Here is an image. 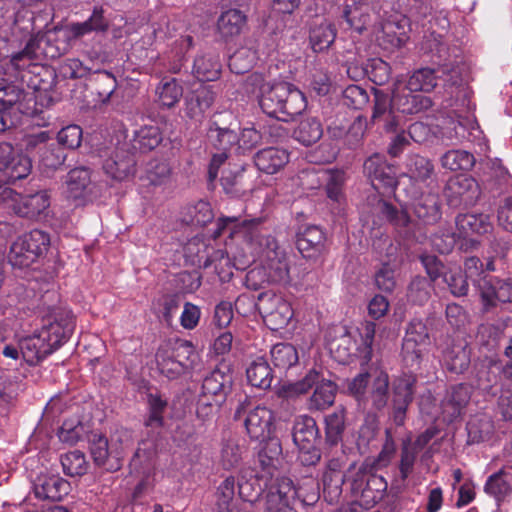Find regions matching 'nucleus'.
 <instances>
[{
	"label": "nucleus",
	"instance_id": "obj_51",
	"mask_svg": "<svg viewBox=\"0 0 512 512\" xmlns=\"http://www.w3.org/2000/svg\"><path fill=\"white\" fill-rule=\"evenodd\" d=\"M63 472L71 477L82 476L87 472L88 463L80 450L70 451L61 456Z\"/></svg>",
	"mask_w": 512,
	"mask_h": 512
},
{
	"label": "nucleus",
	"instance_id": "obj_5",
	"mask_svg": "<svg viewBox=\"0 0 512 512\" xmlns=\"http://www.w3.org/2000/svg\"><path fill=\"white\" fill-rule=\"evenodd\" d=\"M315 370H310L306 376L295 383L283 386L280 395L292 397L306 393L315 385V390L308 401V409L310 411H322L333 405L337 387L330 381L322 379Z\"/></svg>",
	"mask_w": 512,
	"mask_h": 512
},
{
	"label": "nucleus",
	"instance_id": "obj_11",
	"mask_svg": "<svg viewBox=\"0 0 512 512\" xmlns=\"http://www.w3.org/2000/svg\"><path fill=\"white\" fill-rule=\"evenodd\" d=\"M256 305L266 325L274 331L287 326L293 317L290 303L281 296L260 294Z\"/></svg>",
	"mask_w": 512,
	"mask_h": 512
},
{
	"label": "nucleus",
	"instance_id": "obj_60",
	"mask_svg": "<svg viewBox=\"0 0 512 512\" xmlns=\"http://www.w3.org/2000/svg\"><path fill=\"white\" fill-rule=\"evenodd\" d=\"M408 173L411 178L417 181H426L431 178L434 173V165L432 162L420 155H413L408 159Z\"/></svg>",
	"mask_w": 512,
	"mask_h": 512
},
{
	"label": "nucleus",
	"instance_id": "obj_12",
	"mask_svg": "<svg viewBox=\"0 0 512 512\" xmlns=\"http://www.w3.org/2000/svg\"><path fill=\"white\" fill-rule=\"evenodd\" d=\"M430 344L429 330L421 319L408 324L402 344V355L406 363L415 366L420 363L424 348Z\"/></svg>",
	"mask_w": 512,
	"mask_h": 512
},
{
	"label": "nucleus",
	"instance_id": "obj_27",
	"mask_svg": "<svg viewBox=\"0 0 512 512\" xmlns=\"http://www.w3.org/2000/svg\"><path fill=\"white\" fill-rule=\"evenodd\" d=\"M471 397V387L460 383L451 386L442 400V410L450 419L460 415L462 409L468 404Z\"/></svg>",
	"mask_w": 512,
	"mask_h": 512
},
{
	"label": "nucleus",
	"instance_id": "obj_18",
	"mask_svg": "<svg viewBox=\"0 0 512 512\" xmlns=\"http://www.w3.org/2000/svg\"><path fill=\"white\" fill-rule=\"evenodd\" d=\"M374 101L371 122L383 124L386 132H396L399 125L398 117L395 115L393 95L389 96L380 89H373Z\"/></svg>",
	"mask_w": 512,
	"mask_h": 512
},
{
	"label": "nucleus",
	"instance_id": "obj_20",
	"mask_svg": "<svg viewBox=\"0 0 512 512\" xmlns=\"http://www.w3.org/2000/svg\"><path fill=\"white\" fill-rule=\"evenodd\" d=\"M415 91L405 86L393 92L394 109L405 115L418 114L430 109L433 105L432 99L428 96L415 94Z\"/></svg>",
	"mask_w": 512,
	"mask_h": 512
},
{
	"label": "nucleus",
	"instance_id": "obj_14",
	"mask_svg": "<svg viewBox=\"0 0 512 512\" xmlns=\"http://www.w3.org/2000/svg\"><path fill=\"white\" fill-rule=\"evenodd\" d=\"M416 379L411 375H404L394 379L392 383V411L391 419L396 426H403L409 405L415 393Z\"/></svg>",
	"mask_w": 512,
	"mask_h": 512
},
{
	"label": "nucleus",
	"instance_id": "obj_61",
	"mask_svg": "<svg viewBox=\"0 0 512 512\" xmlns=\"http://www.w3.org/2000/svg\"><path fill=\"white\" fill-rule=\"evenodd\" d=\"M19 238L31 252L36 254L37 258L46 252L50 245L49 234L39 229H34Z\"/></svg>",
	"mask_w": 512,
	"mask_h": 512
},
{
	"label": "nucleus",
	"instance_id": "obj_21",
	"mask_svg": "<svg viewBox=\"0 0 512 512\" xmlns=\"http://www.w3.org/2000/svg\"><path fill=\"white\" fill-rule=\"evenodd\" d=\"M136 159L133 153L118 148L103 163V169L107 175L115 180H125L135 172Z\"/></svg>",
	"mask_w": 512,
	"mask_h": 512
},
{
	"label": "nucleus",
	"instance_id": "obj_49",
	"mask_svg": "<svg viewBox=\"0 0 512 512\" xmlns=\"http://www.w3.org/2000/svg\"><path fill=\"white\" fill-rule=\"evenodd\" d=\"M271 360L275 367L280 369H289L295 365L298 360V352L290 343H278L271 349Z\"/></svg>",
	"mask_w": 512,
	"mask_h": 512
},
{
	"label": "nucleus",
	"instance_id": "obj_9",
	"mask_svg": "<svg viewBox=\"0 0 512 512\" xmlns=\"http://www.w3.org/2000/svg\"><path fill=\"white\" fill-rule=\"evenodd\" d=\"M482 194L479 183L471 176L458 175L450 178L445 186L444 195L450 207L473 206Z\"/></svg>",
	"mask_w": 512,
	"mask_h": 512
},
{
	"label": "nucleus",
	"instance_id": "obj_41",
	"mask_svg": "<svg viewBox=\"0 0 512 512\" xmlns=\"http://www.w3.org/2000/svg\"><path fill=\"white\" fill-rule=\"evenodd\" d=\"M369 397L375 410L381 411L387 406L389 398V377L387 373L380 371L375 376Z\"/></svg>",
	"mask_w": 512,
	"mask_h": 512
},
{
	"label": "nucleus",
	"instance_id": "obj_52",
	"mask_svg": "<svg viewBox=\"0 0 512 512\" xmlns=\"http://www.w3.org/2000/svg\"><path fill=\"white\" fill-rule=\"evenodd\" d=\"M358 330L361 338L358 351L364 362L368 363L372 360L374 354L376 324L371 321H365Z\"/></svg>",
	"mask_w": 512,
	"mask_h": 512
},
{
	"label": "nucleus",
	"instance_id": "obj_35",
	"mask_svg": "<svg viewBox=\"0 0 512 512\" xmlns=\"http://www.w3.org/2000/svg\"><path fill=\"white\" fill-rule=\"evenodd\" d=\"M89 82L99 101L106 103L117 87L115 76L106 71H95L90 75Z\"/></svg>",
	"mask_w": 512,
	"mask_h": 512
},
{
	"label": "nucleus",
	"instance_id": "obj_56",
	"mask_svg": "<svg viewBox=\"0 0 512 512\" xmlns=\"http://www.w3.org/2000/svg\"><path fill=\"white\" fill-rule=\"evenodd\" d=\"M159 102L167 108L173 107L182 97L183 89L175 78L162 80L157 89Z\"/></svg>",
	"mask_w": 512,
	"mask_h": 512
},
{
	"label": "nucleus",
	"instance_id": "obj_10",
	"mask_svg": "<svg viewBox=\"0 0 512 512\" xmlns=\"http://www.w3.org/2000/svg\"><path fill=\"white\" fill-rule=\"evenodd\" d=\"M43 105L42 94L26 92L23 88L6 83L0 90V105L27 116H35L41 112L38 103Z\"/></svg>",
	"mask_w": 512,
	"mask_h": 512
},
{
	"label": "nucleus",
	"instance_id": "obj_47",
	"mask_svg": "<svg viewBox=\"0 0 512 512\" xmlns=\"http://www.w3.org/2000/svg\"><path fill=\"white\" fill-rule=\"evenodd\" d=\"M221 65L212 56H199L194 60L193 74L199 81H214L220 75Z\"/></svg>",
	"mask_w": 512,
	"mask_h": 512
},
{
	"label": "nucleus",
	"instance_id": "obj_39",
	"mask_svg": "<svg viewBox=\"0 0 512 512\" xmlns=\"http://www.w3.org/2000/svg\"><path fill=\"white\" fill-rule=\"evenodd\" d=\"M512 474L506 469H501L487 479L484 490L498 501L504 499L511 492L510 480Z\"/></svg>",
	"mask_w": 512,
	"mask_h": 512
},
{
	"label": "nucleus",
	"instance_id": "obj_37",
	"mask_svg": "<svg viewBox=\"0 0 512 512\" xmlns=\"http://www.w3.org/2000/svg\"><path fill=\"white\" fill-rule=\"evenodd\" d=\"M326 441L330 445H337L343 439L346 428V411L343 407L337 408L326 416Z\"/></svg>",
	"mask_w": 512,
	"mask_h": 512
},
{
	"label": "nucleus",
	"instance_id": "obj_23",
	"mask_svg": "<svg viewBox=\"0 0 512 512\" xmlns=\"http://www.w3.org/2000/svg\"><path fill=\"white\" fill-rule=\"evenodd\" d=\"M220 181L225 193L232 197L243 196L252 189L251 178L246 174L244 166L225 169Z\"/></svg>",
	"mask_w": 512,
	"mask_h": 512
},
{
	"label": "nucleus",
	"instance_id": "obj_34",
	"mask_svg": "<svg viewBox=\"0 0 512 512\" xmlns=\"http://www.w3.org/2000/svg\"><path fill=\"white\" fill-rule=\"evenodd\" d=\"M246 24V16L237 9H230L223 12L217 21L219 33L224 38L239 35Z\"/></svg>",
	"mask_w": 512,
	"mask_h": 512
},
{
	"label": "nucleus",
	"instance_id": "obj_4",
	"mask_svg": "<svg viewBox=\"0 0 512 512\" xmlns=\"http://www.w3.org/2000/svg\"><path fill=\"white\" fill-rule=\"evenodd\" d=\"M89 442L94 464L107 472H116L123 465L124 449L132 444V433L120 428L111 435V444L102 434H93Z\"/></svg>",
	"mask_w": 512,
	"mask_h": 512
},
{
	"label": "nucleus",
	"instance_id": "obj_32",
	"mask_svg": "<svg viewBox=\"0 0 512 512\" xmlns=\"http://www.w3.org/2000/svg\"><path fill=\"white\" fill-rule=\"evenodd\" d=\"M456 226L462 235L486 234L493 229L487 214H461L456 217Z\"/></svg>",
	"mask_w": 512,
	"mask_h": 512
},
{
	"label": "nucleus",
	"instance_id": "obj_57",
	"mask_svg": "<svg viewBox=\"0 0 512 512\" xmlns=\"http://www.w3.org/2000/svg\"><path fill=\"white\" fill-rule=\"evenodd\" d=\"M500 362L489 359L477 371V384L484 390L494 387L499 380Z\"/></svg>",
	"mask_w": 512,
	"mask_h": 512
},
{
	"label": "nucleus",
	"instance_id": "obj_33",
	"mask_svg": "<svg viewBox=\"0 0 512 512\" xmlns=\"http://www.w3.org/2000/svg\"><path fill=\"white\" fill-rule=\"evenodd\" d=\"M261 442L262 446L258 452V461L262 469L271 475V469H276L281 461V442L278 438L271 436Z\"/></svg>",
	"mask_w": 512,
	"mask_h": 512
},
{
	"label": "nucleus",
	"instance_id": "obj_26",
	"mask_svg": "<svg viewBox=\"0 0 512 512\" xmlns=\"http://www.w3.org/2000/svg\"><path fill=\"white\" fill-rule=\"evenodd\" d=\"M288 162L289 153L275 147L262 149L254 156V163L258 170L270 175L279 172Z\"/></svg>",
	"mask_w": 512,
	"mask_h": 512
},
{
	"label": "nucleus",
	"instance_id": "obj_1",
	"mask_svg": "<svg viewBox=\"0 0 512 512\" xmlns=\"http://www.w3.org/2000/svg\"><path fill=\"white\" fill-rule=\"evenodd\" d=\"M75 328L70 311H58L45 319L42 328L19 342L23 359L36 365L66 342Z\"/></svg>",
	"mask_w": 512,
	"mask_h": 512
},
{
	"label": "nucleus",
	"instance_id": "obj_55",
	"mask_svg": "<svg viewBox=\"0 0 512 512\" xmlns=\"http://www.w3.org/2000/svg\"><path fill=\"white\" fill-rule=\"evenodd\" d=\"M244 447L236 439H227L223 442L221 448V465L224 469L230 470L237 467L241 460Z\"/></svg>",
	"mask_w": 512,
	"mask_h": 512
},
{
	"label": "nucleus",
	"instance_id": "obj_7",
	"mask_svg": "<svg viewBox=\"0 0 512 512\" xmlns=\"http://www.w3.org/2000/svg\"><path fill=\"white\" fill-rule=\"evenodd\" d=\"M387 486L382 476L372 472V467L363 465L353 476L351 491L360 498L363 505L373 507L384 498Z\"/></svg>",
	"mask_w": 512,
	"mask_h": 512
},
{
	"label": "nucleus",
	"instance_id": "obj_44",
	"mask_svg": "<svg viewBox=\"0 0 512 512\" xmlns=\"http://www.w3.org/2000/svg\"><path fill=\"white\" fill-rule=\"evenodd\" d=\"M361 1L360 4L347 5L343 12V17L348 25L359 33L366 29V25L370 21V15L367 12L369 8L368 0Z\"/></svg>",
	"mask_w": 512,
	"mask_h": 512
},
{
	"label": "nucleus",
	"instance_id": "obj_50",
	"mask_svg": "<svg viewBox=\"0 0 512 512\" xmlns=\"http://www.w3.org/2000/svg\"><path fill=\"white\" fill-rule=\"evenodd\" d=\"M238 495L242 503L253 504L263 491L261 481L256 475L246 477L242 475L237 481Z\"/></svg>",
	"mask_w": 512,
	"mask_h": 512
},
{
	"label": "nucleus",
	"instance_id": "obj_62",
	"mask_svg": "<svg viewBox=\"0 0 512 512\" xmlns=\"http://www.w3.org/2000/svg\"><path fill=\"white\" fill-rule=\"evenodd\" d=\"M488 178L486 182L491 188L500 189L508 184L511 175L501 160L493 159L488 162Z\"/></svg>",
	"mask_w": 512,
	"mask_h": 512
},
{
	"label": "nucleus",
	"instance_id": "obj_16",
	"mask_svg": "<svg viewBox=\"0 0 512 512\" xmlns=\"http://www.w3.org/2000/svg\"><path fill=\"white\" fill-rule=\"evenodd\" d=\"M296 498L293 482L289 478L277 479L270 485L263 499L259 500L267 512H281L292 505Z\"/></svg>",
	"mask_w": 512,
	"mask_h": 512
},
{
	"label": "nucleus",
	"instance_id": "obj_29",
	"mask_svg": "<svg viewBox=\"0 0 512 512\" xmlns=\"http://www.w3.org/2000/svg\"><path fill=\"white\" fill-rule=\"evenodd\" d=\"M50 205V197L46 191L21 196L14 204V211L21 217L37 218L44 213Z\"/></svg>",
	"mask_w": 512,
	"mask_h": 512
},
{
	"label": "nucleus",
	"instance_id": "obj_54",
	"mask_svg": "<svg viewBox=\"0 0 512 512\" xmlns=\"http://www.w3.org/2000/svg\"><path fill=\"white\" fill-rule=\"evenodd\" d=\"M166 350L170 352L171 357L182 366L184 371L192 367L196 353L190 342L177 340L171 347H167Z\"/></svg>",
	"mask_w": 512,
	"mask_h": 512
},
{
	"label": "nucleus",
	"instance_id": "obj_31",
	"mask_svg": "<svg viewBox=\"0 0 512 512\" xmlns=\"http://www.w3.org/2000/svg\"><path fill=\"white\" fill-rule=\"evenodd\" d=\"M293 441L297 447L311 448L319 440L316 421L307 415L296 418L293 426Z\"/></svg>",
	"mask_w": 512,
	"mask_h": 512
},
{
	"label": "nucleus",
	"instance_id": "obj_2",
	"mask_svg": "<svg viewBox=\"0 0 512 512\" xmlns=\"http://www.w3.org/2000/svg\"><path fill=\"white\" fill-rule=\"evenodd\" d=\"M260 220H243L240 232L244 237L258 246L257 252L262 257V268L271 283H288L290 266L285 250L279 246L276 239L270 235H262L259 231Z\"/></svg>",
	"mask_w": 512,
	"mask_h": 512
},
{
	"label": "nucleus",
	"instance_id": "obj_38",
	"mask_svg": "<svg viewBox=\"0 0 512 512\" xmlns=\"http://www.w3.org/2000/svg\"><path fill=\"white\" fill-rule=\"evenodd\" d=\"M323 135V129L317 118L309 117L301 120L294 130V137L305 146L315 144Z\"/></svg>",
	"mask_w": 512,
	"mask_h": 512
},
{
	"label": "nucleus",
	"instance_id": "obj_45",
	"mask_svg": "<svg viewBox=\"0 0 512 512\" xmlns=\"http://www.w3.org/2000/svg\"><path fill=\"white\" fill-rule=\"evenodd\" d=\"M438 75L431 68H420L408 79L406 86L412 91L431 92L437 85Z\"/></svg>",
	"mask_w": 512,
	"mask_h": 512
},
{
	"label": "nucleus",
	"instance_id": "obj_13",
	"mask_svg": "<svg viewBox=\"0 0 512 512\" xmlns=\"http://www.w3.org/2000/svg\"><path fill=\"white\" fill-rule=\"evenodd\" d=\"M31 160L8 144H0V174L2 180L13 184L26 178L31 172Z\"/></svg>",
	"mask_w": 512,
	"mask_h": 512
},
{
	"label": "nucleus",
	"instance_id": "obj_48",
	"mask_svg": "<svg viewBox=\"0 0 512 512\" xmlns=\"http://www.w3.org/2000/svg\"><path fill=\"white\" fill-rule=\"evenodd\" d=\"M90 183V171L85 167L74 168L70 170L67 175L66 184L68 192L69 195L74 199L83 196Z\"/></svg>",
	"mask_w": 512,
	"mask_h": 512
},
{
	"label": "nucleus",
	"instance_id": "obj_63",
	"mask_svg": "<svg viewBox=\"0 0 512 512\" xmlns=\"http://www.w3.org/2000/svg\"><path fill=\"white\" fill-rule=\"evenodd\" d=\"M149 414L144 424L147 427L159 428L163 425V413L167 407V402L159 395L149 394L148 396Z\"/></svg>",
	"mask_w": 512,
	"mask_h": 512
},
{
	"label": "nucleus",
	"instance_id": "obj_42",
	"mask_svg": "<svg viewBox=\"0 0 512 512\" xmlns=\"http://www.w3.org/2000/svg\"><path fill=\"white\" fill-rule=\"evenodd\" d=\"M475 162L474 155L466 150H449L441 157V165L451 171L471 170Z\"/></svg>",
	"mask_w": 512,
	"mask_h": 512
},
{
	"label": "nucleus",
	"instance_id": "obj_25",
	"mask_svg": "<svg viewBox=\"0 0 512 512\" xmlns=\"http://www.w3.org/2000/svg\"><path fill=\"white\" fill-rule=\"evenodd\" d=\"M415 216L426 224H435L441 219V202L437 193H423L412 203Z\"/></svg>",
	"mask_w": 512,
	"mask_h": 512
},
{
	"label": "nucleus",
	"instance_id": "obj_53",
	"mask_svg": "<svg viewBox=\"0 0 512 512\" xmlns=\"http://www.w3.org/2000/svg\"><path fill=\"white\" fill-rule=\"evenodd\" d=\"M37 259L36 254L31 252L20 238L11 245L8 261L13 267L26 268Z\"/></svg>",
	"mask_w": 512,
	"mask_h": 512
},
{
	"label": "nucleus",
	"instance_id": "obj_19",
	"mask_svg": "<svg viewBox=\"0 0 512 512\" xmlns=\"http://www.w3.org/2000/svg\"><path fill=\"white\" fill-rule=\"evenodd\" d=\"M377 210L386 218L401 237L410 239L415 236L418 224L411 219L405 209L398 210L392 204L384 200H378Z\"/></svg>",
	"mask_w": 512,
	"mask_h": 512
},
{
	"label": "nucleus",
	"instance_id": "obj_64",
	"mask_svg": "<svg viewBox=\"0 0 512 512\" xmlns=\"http://www.w3.org/2000/svg\"><path fill=\"white\" fill-rule=\"evenodd\" d=\"M391 76L389 64L382 59L374 58L367 62V77L376 85L386 84Z\"/></svg>",
	"mask_w": 512,
	"mask_h": 512
},
{
	"label": "nucleus",
	"instance_id": "obj_36",
	"mask_svg": "<svg viewBox=\"0 0 512 512\" xmlns=\"http://www.w3.org/2000/svg\"><path fill=\"white\" fill-rule=\"evenodd\" d=\"M248 382L257 388L267 389L272 383V370L263 358H257L246 370Z\"/></svg>",
	"mask_w": 512,
	"mask_h": 512
},
{
	"label": "nucleus",
	"instance_id": "obj_58",
	"mask_svg": "<svg viewBox=\"0 0 512 512\" xmlns=\"http://www.w3.org/2000/svg\"><path fill=\"white\" fill-rule=\"evenodd\" d=\"M433 283L423 276H415L408 288V298L411 302L423 305L431 297Z\"/></svg>",
	"mask_w": 512,
	"mask_h": 512
},
{
	"label": "nucleus",
	"instance_id": "obj_40",
	"mask_svg": "<svg viewBox=\"0 0 512 512\" xmlns=\"http://www.w3.org/2000/svg\"><path fill=\"white\" fill-rule=\"evenodd\" d=\"M162 141V135L157 126H143L135 131L133 148L141 152H149L156 148Z\"/></svg>",
	"mask_w": 512,
	"mask_h": 512
},
{
	"label": "nucleus",
	"instance_id": "obj_28",
	"mask_svg": "<svg viewBox=\"0 0 512 512\" xmlns=\"http://www.w3.org/2000/svg\"><path fill=\"white\" fill-rule=\"evenodd\" d=\"M325 234L318 226H308L297 234L296 246L305 258H312L324 248Z\"/></svg>",
	"mask_w": 512,
	"mask_h": 512
},
{
	"label": "nucleus",
	"instance_id": "obj_3",
	"mask_svg": "<svg viewBox=\"0 0 512 512\" xmlns=\"http://www.w3.org/2000/svg\"><path fill=\"white\" fill-rule=\"evenodd\" d=\"M261 109L270 117L289 121L307 107L304 94L288 82H279L264 89L259 100Z\"/></svg>",
	"mask_w": 512,
	"mask_h": 512
},
{
	"label": "nucleus",
	"instance_id": "obj_30",
	"mask_svg": "<svg viewBox=\"0 0 512 512\" xmlns=\"http://www.w3.org/2000/svg\"><path fill=\"white\" fill-rule=\"evenodd\" d=\"M235 478L227 477L216 492V506L219 512H247L245 504L235 496Z\"/></svg>",
	"mask_w": 512,
	"mask_h": 512
},
{
	"label": "nucleus",
	"instance_id": "obj_8",
	"mask_svg": "<svg viewBox=\"0 0 512 512\" xmlns=\"http://www.w3.org/2000/svg\"><path fill=\"white\" fill-rule=\"evenodd\" d=\"M232 375L219 369H215L210 375L204 378L202 393L197 402V413L207 414L204 410L213 406H220L230 393L232 388Z\"/></svg>",
	"mask_w": 512,
	"mask_h": 512
},
{
	"label": "nucleus",
	"instance_id": "obj_43",
	"mask_svg": "<svg viewBox=\"0 0 512 512\" xmlns=\"http://www.w3.org/2000/svg\"><path fill=\"white\" fill-rule=\"evenodd\" d=\"M216 98V92L213 90V86H201L196 89L189 102H188V113L191 117H196L206 109L210 108Z\"/></svg>",
	"mask_w": 512,
	"mask_h": 512
},
{
	"label": "nucleus",
	"instance_id": "obj_46",
	"mask_svg": "<svg viewBox=\"0 0 512 512\" xmlns=\"http://www.w3.org/2000/svg\"><path fill=\"white\" fill-rule=\"evenodd\" d=\"M336 37V31L331 23H321L310 31V44L315 52H322L330 47Z\"/></svg>",
	"mask_w": 512,
	"mask_h": 512
},
{
	"label": "nucleus",
	"instance_id": "obj_59",
	"mask_svg": "<svg viewBox=\"0 0 512 512\" xmlns=\"http://www.w3.org/2000/svg\"><path fill=\"white\" fill-rule=\"evenodd\" d=\"M468 443H480L489 439L493 432L492 422L486 418H474L467 423Z\"/></svg>",
	"mask_w": 512,
	"mask_h": 512
},
{
	"label": "nucleus",
	"instance_id": "obj_15",
	"mask_svg": "<svg viewBox=\"0 0 512 512\" xmlns=\"http://www.w3.org/2000/svg\"><path fill=\"white\" fill-rule=\"evenodd\" d=\"M475 283L486 307L495 306L497 302H512V277L499 279L484 275Z\"/></svg>",
	"mask_w": 512,
	"mask_h": 512
},
{
	"label": "nucleus",
	"instance_id": "obj_24",
	"mask_svg": "<svg viewBox=\"0 0 512 512\" xmlns=\"http://www.w3.org/2000/svg\"><path fill=\"white\" fill-rule=\"evenodd\" d=\"M70 484L55 475L39 477L34 484V493L38 499L61 501L69 493Z\"/></svg>",
	"mask_w": 512,
	"mask_h": 512
},
{
	"label": "nucleus",
	"instance_id": "obj_17",
	"mask_svg": "<svg viewBox=\"0 0 512 512\" xmlns=\"http://www.w3.org/2000/svg\"><path fill=\"white\" fill-rule=\"evenodd\" d=\"M363 168L376 190L391 189L396 186V171L386 162L383 155L373 154L364 162Z\"/></svg>",
	"mask_w": 512,
	"mask_h": 512
},
{
	"label": "nucleus",
	"instance_id": "obj_6",
	"mask_svg": "<svg viewBox=\"0 0 512 512\" xmlns=\"http://www.w3.org/2000/svg\"><path fill=\"white\" fill-rule=\"evenodd\" d=\"M251 402L247 396L239 401L234 419H243L247 433L251 439L264 441L271 436L273 430V413L266 407L257 406L250 409Z\"/></svg>",
	"mask_w": 512,
	"mask_h": 512
},
{
	"label": "nucleus",
	"instance_id": "obj_22",
	"mask_svg": "<svg viewBox=\"0 0 512 512\" xmlns=\"http://www.w3.org/2000/svg\"><path fill=\"white\" fill-rule=\"evenodd\" d=\"M109 26V20L104 17L103 8L94 7L92 14L86 21L71 23L66 27L67 39L78 40L91 32L106 33Z\"/></svg>",
	"mask_w": 512,
	"mask_h": 512
}]
</instances>
